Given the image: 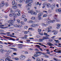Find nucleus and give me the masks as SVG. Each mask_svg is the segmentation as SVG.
Listing matches in <instances>:
<instances>
[{"mask_svg":"<svg viewBox=\"0 0 61 61\" xmlns=\"http://www.w3.org/2000/svg\"><path fill=\"white\" fill-rule=\"evenodd\" d=\"M47 16V15L46 14H44L43 15V17H46Z\"/></svg>","mask_w":61,"mask_h":61,"instance_id":"obj_48","label":"nucleus"},{"mask_svg":"<svg viewBox=\"0 0 61 61\" xmlns=\"http://www.w3.org/2000/svg\"><path fill=\"white\" fill-rule=\"evenodd\" d=\"M36 12H37V13H39V12H40V11L37 10H36Z\"/></svg>","mask_w":61,"mask_h":61,"instance_id":"obj_54","label":"nucleus"},{"mask_svg":"<svg viewBox=\"0 0 61 61\" xmlns=\"http://www.w3.org/2000/svg\"><path fill=\"white\" fill-rule=\"evenodd\" d=\"M4 4H0V6L1 7H3V6H4Z\"/></svg>","mask_w":61,"mask_h":61,"instance_id":"obj_45","label":"nucleus"},{"mask_svg":"<svg viewBox=\"0 0 61 61\" xmlns=\"http://www.w3.org/2000/svg\"><path fill=\"white\" fill-rule=\"evenodd\" d=\"M26 61H31L30 59H28L26 60Z\"/></svg>","mask_w":61,"mask_h":61,"instance_id":"obj_64","label":"nucleus"},{"mask_svg":"<svg viewBox=\"0 0 61 61\" xmlns=\"http://www.w3.org/2000/svg\"><path fill=\"white\" fill-rule=\"evenodd\" d=\"M28 6H30V7H31V4L30 3V4H28Z\"/></svg>","mask_w":61,"mask_h":61,"instance_id":"obj_42","label":"nucleus"},{"mask_svg":"<svg viewBox=\"0 0 61 61\" xmlns=\"http://www.w3.org/2000/svg\"><path fill=\"white\" fill-rule=\"evenodd\" d=\"M43 15V13L42 12L40 13L38 15V19L39 20H41V16L42 15Z\"/></svg>","mask_w":61,"mask_h":61,"instance_id":"obj_2","label":"nucleus"},{"mask_svg":"<svg viewBox=\"0 0 61 61\" xmlns=\"http://www.w3.org/2000/svg\"><path fill=\"white\" fill-rule=\"evenodd\" d=\"M0 52L1 53H3V52H4V49L2 48L0 50Z\"/></svg>","mask_w":61,"mask_h":61,"instance_id":"obj_15","label":"nucleus"},{"mask_svg":"<svg viewBox=\"0 0 61 61\" xmlns=\"http://www.w3.org/2000/svg\"><path fill=\"white\" fill-rule=\"evenodd\" d=\"M36 44H38L39 45H40L41 46H43V45H42V43H37Z\"/></svg>","mask_w":61,"mask_h":61,"instance_id":"obj_33","label":"nucleus"},{"mask_svg":"<svg viewBox=\"0 0 61 61\" xmlns=\"http://www.w3.org/2000/svg\"><path fill=\"white\" fill-rule=\"evenodd\" d=\"M59 13L60 14L61 13V9L60 8L58 9Z\"/></svg>","mask_w":61,"mask_h":61,"instance_id":"obj_26","label":"nucleus"},{"mask_svg":"<svg viewBox=\"0 0 61 61\" xmlns=\"http://www.w3.org/2000/svg\"><path fill=\"white\" fill-rule=\"evenodd\" d=\"M12 4L13 5H16L17 3L15 2V0H13L12 2Z\"/></svg>","mask_w":61,"mask_h":61,"instance_id":"obj_8","label":"nucleus"},{"mask_svg":"<svg viewBox=\"0 0 61 61\" xmlns=\"http://www.w3.org/2000/svg\"><path fill=\"white\" fill-rule=\"evenodd\" d=\"M9 23V24L10 25H8V26H10V25H13V23L14 22L13 21V20H10L8 21Z\"/></svg>","mask_w":61,"mask_h":61,"instance_id":"obj_4","label":"nucleus"},{"mask_svg":"<svg viewBox=\"0 0 61 61\" xmlns=\"http://www.w3.org/2000/svg\"><path fill=\"white\" fill-rule=\"evenodd\" d=\"M50 23H51L50 20L49 21L47 20L46 22V24H49Z\"/></svg>","mask_w":61,"mask_h":61,"instance_id":"obj_14","label":"nucleus"},{"mask_svg":"<svg viewBox=\"0 0 61 61\" xmlns=\"http://www.w3.org/2000/svg\"><path fill=\"white\" fill-rule=\"evenodd\" d=\"M36 18L34 17H32L31 18V19H32V20H34Z\"/></svg>","mask_w":61,"mask_h":61,"instance_id":"obj_31","label":"nucleus"},{"mask_svg":"<svg viewBox=\"0 0 61 61\" xmlns=\"http://www.w3.org/2000/svg\"><path fill=\"white\" fill-rule=\"evenodd\" d=\"M55 41H56V43H57V44H58V43H59V41H58V40H55Z\"/></svg>","mask_w":61,"mask_h":61,"instance_id":"obj_35","label":"nucleus"},{"mask_svg":"<svg viewBox=\"0 0 61 61\" xmlns=\"http://www.w3.org/2000/svg\"><path fill=\"white\" fill-rule=\"evenodd\" d=\"M12 52V50H8V51H7V52L8 53V54H9V53H11Z\"/></svg>","mask_w":61,"mask_h":61,"instance_id":"obj_17","label":"nucleus"},{"mask_svg":"<svg viewBox=\"0 0 61 61\" xmlns=\"http://www.w3.org/2000/svg\"><path fill=\"white\" fill-rule=\"evenodd\" d=\"M10 13L13 14V18H16V15H15V13L14 11L12 10V9H10Z\"/></svg>","mask_w":61,"mask_h":61,"instance_id":"obj_1","label":"nucleus"},{"mask_svg":"<svg viewBox=\"0 0 61 61\" xmlns=\"http://www.w3.org/2000/svg\"><path fill=\"white\" fill-rule=\"evenodd\" d=\"M10 40H13V41H15V39H13L12 38H10Z\"/></svg>","mask_w":61,"mask_h":61,"instance_id":"obj_56","label":"nucleus"},{"mask_svg":"<svg viewBox=\"0 0 61 61\" xmlns=\"http://www.w3.org/2000/svg\"><path fill=\"white\" fill-rule=\"evenodd\" d=\"M24 1L25 2L26 4H27V3H26V2H28V0H24Z\"/></svg>","mask_w":61,"mask_h":61,"instance_id":"obj_58","label":"nucleus"},{"mask_svg":"<svg viewBox=\"0 0 61 61\" xmlns=\"http://www.w3.org/2000/svg\"><path fill=\"white\" fill-rule=\"evenodd\" d=\"M51 5H50V4H47L46 5V6L48 8H49V7H50Z\"/></svg>","mask_w":61,"mask_h":61,"instance_id":"obj_16","label":"nucleus"},{"mask_svg":"<svg viewBox=\"0 0 61 61\" xmlns=\"http://www.w3.org/2000/svg\"><path fill=\"white\" fill-rule=\"evenodd\" d=\"M7 58L5 59V61H10L11 57L10 56H8L6 57Z\"/></svg>","mask_w":61,"mask_h":61,"instance_id":"obj_5","label":"nucleus"},{"mask_svg":"<svg viewBox=\"0 0 61 61\" xmlns=\"http://www.w3.org/2000/svg\"><path fill=\"white\" fill-rule=\"evenodd\" d=\"M25 57L24 56H21L19 58L21 60H24L25 59Z\"/></svg>","mask_w":61,"mask_h":61,"instance_id":"obj_6","label":"nucleus"},{"mask_svg":"<svg viewBox=\"0 0 61 61\" xmlns=\"http://www.w3.org/2000/svg\"><path fill=\"white\" fill-rule=\"evenodd\" d=\"M0 34H1V35H6V33H1Z\"/></svg>","mask_w":61,"mask_h":61,"instance_id":"obj_50","label":"nucleus"},{"mask_svg":"<svg viewBox=\"0 0 61 61\" xmlns=\"http://www.w3.org/2000/svg\"><path fill=\"white\" fill-rule=\"evenodd\" d=\"M28 13H30L31 15H36V13L32 10H31L29 11H28Z\"/></svg>","mask_w":61,"mask_h":61,"instance_id":"obj_3","label":"nucleus"},{"mask_svg":"<svg viewBox=\"0 0 61 61\" xmlns=\"http://www.w3.org/2000/svg\"><path fill=\"white\" fill-rule=\"evenodd\" d=\"M56 6L57 7H58V8L59 7V5H58V4H56Z\"/></svg>","mask_w":61,"mask_h":61,"instance_id":"obj_61","label":"nucleus"},{"mask_svg":"<svg viewBox=\"0 0 61 61\" xmlns=\"http://www.w3.org/2000/svg\"><path fill=\"white\" fill-rule=\"evenodd\" d=\"M42 30L41 29H38V32H40Z\"/></svg>","mask_w":61,"mask_h":61,"instance_id":"obj_44","label":"nucleus"},{"mask_svg":"<svg viewBox=\"0 0 61 61\" xmlns=\"http://www.w3.org/2000/svg\"><path fill=\"white\" fill-rule=\"evenodd\" d=\"M20 23L22 25H25V23L23 21H21Z\"/></svg>","mask_w":61,"mask_h":61,"instance_id":"obj_34","label":"nucleus"},{"mask_svg":"<svg viewBox=\"0 0 61 61\" xmlns=\"http://www.w3.org/2000/svg\"><path fill=\"white\" fill-rule=\"evenodd\" d=\"M17 11L18 12V14H17V15H20V13H21V11L20 10H17Z\"/></svg>","mask_w":61,"mask_h":61,"instance_id":"obj_10","label":"nucleus"},{"mask_svg":"<svg viewBox=\"0 0 61 61\" xmlns=\"http://www.w3.org/2000/svg\"><path fill=\"white\" fill-rule=\"evenodd\" d=\"M8 4L7 3H5V6H8Z\"/></svg>","mask_w":61,"mask_h":61,"instance_id":"obj_43","label":"nucleus"},{"mask_svg":"<svg viewBox=\"0 0 61 61\" xmlns=\"http://www.w3.org/2000/svg\"><path fill=\"white\" fill-rule=\"evenodd\" d=\"M44 35H45V36H46V37H47V36H49V35H47V34L46 33H44Z\"/></svg>","mask_w":61,"mask_h":61,"instance_id":"obj_23","label":"nucleus"},{"mask_svg":"<svg viewBox=\"0 0 61 61\" xmlns=\"http://www.w3.org/2000/svg\"><path fill=\"white\" fill-rule=\"evenodd\" d=\"M28 33V32L27 31H25L24 32V34L25 35H26V34H27V33Z\"/></svg>","mask_w":61,"mask_h":61,"instance_id":"obj_39","label":"nucleus"},{"mask_svg":"<svg viewBox=\"0 0 61 61\" xmlns=\"http://www.w3.org/2000/svg\"><path fill=\"white\" fill-rule=\"evenodd\" d=\"M22 26L21 25H18V27H21Z\"/></svg>","mask_w":61,"mask_h":61,"instance_id":"obj_36","label":"nucleus"},{"mask_svg":"<svg viewBox=\"0 0 61 61\" xmlns=\"http://www.w3.org/2000/svg\"><path fill=\"white\" fill-rule=\"evenodd\" d=\"M31 27H36V25H35V24H34L33 25H32L30 26Z\"/></svg>","mask_w":61,"mask_h":61,"instance_id":"obj_24","label":"nucleus"},{"mask_svg":"<svg viewBox=\"0 0 61 61\" xmlns=\"http://www.w3.org/2000/svg\"><path fill=\"white\" fill-rule=\"evenodd\" d=\"M55 6H56V4H55L54 3L51 6V8L52 9H53V8L55 7Z\"/></svg>","mask_w":61,"mask_h":61,"instance_id":"obj_7","label":"nucleus"},{"mask_svg":"<svg viewBox=\"0 0 61 61\" xmlns=\"http://www.w3.org/2000/svg\"><path fill=\"white\" fill-rule=\"evenodd\" d=\"M52 28V27L50 26L48 28V29L50 30Z\"/></svg>","mask_w":61,"mask_h":61,"instance_id":"obj_41","label":"nucleus"},{"mask_svg":"<svg viewBox=\"0 0 61 61\" xmlns=\"http://www.w3.org/2000/svg\"><path fill=\"white\" fill-rule=\"evenodd\" d=\"M51 21V23H54L55 21L56 20H50Z\"/></svg>","mask_w":61,"mask_h":61,"instance_id":"obj_29","label":"nucleus"},{"mask_svg":"<svg viewBox=\"0 0 61 61\" xmlns=\"http://www.w3.org/2000/svg\"><path fill=\"white\" fill-rule=\"evenodd\" d=\"M45 56L46 58H48L49 57V56L47 55H45Z\"/></svg>","mask_w":61,"mask_h":61,"instance_id":"obj_52","label":"nucleus"},{"mask_svg":"<svg viewBox=\"0 0 61 61\" xmlns=\"http://www.w3.org/2000/svg\"><path fill=\"white\" fill-rule=\"evenodd\" d=\"M18 48H20V49H21V48H23V47L20 46H18Z\"/></svg>","mask_w":61,"mask_h":61,"instance_id":"obj_55","label":"nucleus"},{"mask_svg":"<svg viewBox=\"0 0 61 61\" xmlns=\"http://www.w3.org/2000/svg\"><path fill=\"white\" fill-rule=\"evenodd\" d=\"M14 6L12 7V8L14 9H16V8H17V6H16V5H14Z\"/></svg>","mask_w":61,"mask_h":61,"instance_id":"obj_20","label":"nucleus"},{"mask_svg":"<svg viewBox=\"0 0 61 61\" xmlns=\"http://www.w3.org/2000/svg\"><path fill=\"white\" fill-rule=\"evenodd\" d=\"M54 18V19H56V21H57V22H60V20L56 18Z\"/></svg>","mask_w":61,"mask_h":61,"instance_id":"obj_19","label":"nucleus"},{"mask_svg":"<svg viewBox=\"0 0 61 61\" xmlns=\"http://www.w3.org/2000/svg\"><path fill=\"white\" fill-rule=\"evenodd\" d=\"M43 39L44 40H45V39H49V38L48 37H46L45 36H44L43 37Z\"/></svg>","mask_w":61,"mask_h":61,"instance_id":"obj_13","label":"nucleus"},{"mask_svg":"<svg viewBox=\"0 0 61 61\" xmlns=\"http://www.w3.org/2000/svg\"><path fill=\"white\" fill-rule=\"evenodd\" d=\"M13 50H14V51H17V49L13 48Z\"/></svg>","mask_w":61,"mask_h":61,"instance_id":"obj_51","label":"nucleus"},{"mask_svg":"<svg viewBox=\"0 0 61 61\" xmlns=\"http://www.w3.org/2000/svg\"><path fill=\"white\" fill-rule=\"evenodd\" d=\"M22 18H25V15H22Z\"/></svg>","mask_w":61,"mask_h":61,"instance_id":"obj_30","label":"nucleus"},{"mask_svg":"<svg viewBox=\"0 0 61 61\" xmlns=\"http://www.w3.org/2000/svg\"><path fill=\"white\" fill-rule=\"evenodd\" d=\"M29 49L30 50H34V49H33V48H29Z\"/></svg>","mask_w":61,"mask_h":61,"instance_id":"obj_47","label":"nucleus"},{"mask_svg":"<svg viewBox=\"0 0 61 61\" xmlns=\"http://www.w3.org/2000/svg\"><path fill=\"white\" fill-rule=\"evenodd\" d=\"M0 28L1 29H4V28H6L7 27H0Z\"/></svg>","mask_w":61,"mask_h":61,"instance_id":"obj_40","label":"nucleus"},{"mask_svg":"<svg viewBox=\"0 0 61 61\" xmlns=\"http://www.w3.org/2000/svg\"><path fill=\"white\" fill-rule=\"evenodd\" d=\"M28 28V26H25L24 27V28H25V29H27Z\"/></svg>","mask_w":61,"mask_h":61,"instance_id":"obj_59","label":"nucleus"},{"mask_svg":"<svg viewBox=\"0 0 61 61\" xmlns=\"http://www.w3.org/2000/svg\"><path fill=\"white\" fill-rule=\"evenodd\" d=\"M44 40V39H39V41L40 42H42Z\"/></svg>","mask_w":61,"mask_h":61,"instance_id":"obj_18","label":"nucleus"},{"mask_svg":"<svg viewBox=\"0 0 61 61\" xmlns=\"http://www.w3.org/2000/svg\"><path fill=\"white\" fill-rule=\"evenodd\" d=\"M57 27H56V28L57 29H59V28H60V25H61V24H57Z\"/></svg>","mask_w":61,"mask_h":61,"instance_id":"obj_11","label":"nucleus"},{"mask_svg":"<svg viewBox=\"0 0 61 61\" xmlns=\"http://www.w3.org/2000/svg\"><path fill=\"white\" fill-rule=\"evenodd\" d=\"M28 1H26V3H32V2H33V0H28Z\"/></svg>","mask_w":61,"mask_h":61,"instance_id":"obj_9","label":"nucleus"},{"mask_svg":"<svg viewBox=\"0 0 61 61\" xmlns=\"http://www.w3.org/2000/svg\"><path fill=\"white\" fill-rule=\"evenodd\" d=\"M4 60L3 59H0V61H4Z\"/></svg>","mask_w":61,"mask_h":61,"instance_id":"obj_63","label":"nucleus"},{"mask_svg":"<svg viewBox=\"0 0 61 61\" xmlns=\"http://www.w3.org/2000/svg\"><path fill=\"white\" fill-rule=\"evenodd\" d=\"M34 22L32 20H30L28 21L29 23H34Z\"/></svg>","mask_w":61,"mask_h":61,"instance_id":"obj_32","label":"nucleus"},{"mask_svg":"<svg viewBox=\"0 0 61 61\" xmlns=\"http://www.w3.org/2000/svg\"><path fill=\"white\" fill-rule=\"evenodd\" d=\"M57 34V32L56 31L54 33H53V34L56 35Z\"/></svg>","mask_w":61,"mask_h":61,"instance_id":"obj_46","label":"nucleus"},{"mask_svg":"<svg viewBox=\"0 0 61 61\" xmlns=\"http://www.w3.org/2000/svg\"><path fill=\"white\" fill-rule=\"evenodd\" d=\"M47 45H48L49 46H51L52 45H53L50 42H48L47 43Z\"/></svg>","mask_w":61,"mask_h":61,"instance_id":"obj_21","label":"nucleus"},{"mask_svg":"<svg viewBox=\"0 0 61 61\" xmlns=\"http://www.w3.org/2000/svg\"><path fill=\"white\" fill-rule=\"evenodd\" d=\"M3 47L2 45H0V48H3Z\"/></svg>","mask_w":61,"mask_h":61,"instance_id":"obj_57","label":"nucleus"},{"mask_svg":"<svg viewBox=\"0 0 61 61\" xmlns=\"http://www.w3.org/2000/svg\"><path fill=\"white\" fill-rule=\"evenodd\" d=\"M36 46H37V47H38V48L39 49L40 48V46L38 45H36Z\"/></svg>","mask_w":61,"mask_h":61,"instance_id":"obj_37","label":"nucleus"},{"mask_svg":"<svg viewBox=\"0 0 61 61\" xmlns=\"http://www.w3.org/2000/svg\"><path fill=\"white\" fill-rule=\"evenodd\" d=\"M7 36H10L11 37H15V38H16V37L14 36H13L12 35H10L9 34H7Z\"/></svg>","mask_w":61,"mask_h":61,"instance_id":"obj_12","label":"nucleus"},{"mask_svg":"<svg viewBox=\"0 0 61 61\" xmlns=\"http://www.w3.org/2000/svg\"><path fill=\"white\" fill-rule=\"evenodd\" d=\"M1 4L4 5V4H5V2L4 1H2L1 2Z\"/></svg>","mask_w":61,"mask_h":61,"instance_id":"obj_53","label":"nucleus"},{"mask_svg":"<svg viewBox=\"0 0 61 61\" xmlns=\"http://www.w3.org/2000/svg\"><path fill=\"white\" fill-rule=\"evenodd\" d=\"M26 21H27V19H26V18H25L24 19V22H26Z\"/></svg>","mask_w":61,"mask_h":61,"instance_id":"obj_60","label":"nucleus"},{"mask_svg":"<svg viewBox=\"0 0 61 61\" xmlns=\"http://www.w3.org/2000/svg\"><path fill=\"white\" fill-rule=\"evenodd\" d=\"M40 56V55H36V54H35L33 55V56L34 57H38V56Z\"/></svg>","mask_w":61,"mask_h":61,"instance_id":"obj_27","label":"nucleus"},{"mask_svg":"<svg viewBox=\"0 0 61 61\" xmlns=\"http://www.w3.org/2000/svg\"><path fill=\"white\" fill-rule=\"evenodd\" d=\"M23 1H24V0H20V3H22V2H23Z\"/></svg>","mask_w":61,"mask_h":61,"instance_id":"obj_49","label":"nucleus"},{"mask_svg":"<svg viewBox=\"0 0 61 61\" xmlns=\"http://www.w3.org/2000/svg\"><path fill=\"white\" fill-rule=\"evenodd\" d=\"M14 27H18V25H14Z\"/></svg>","mask_w":61,"mask_h":61,"instance_id":"obj_62","label":"nucleus"},{"mask_svg":"<svg viewBox=\"0 0 61 61\" xmlns=\"http://www.w3.org/2000/svg\"><path fill=\"white\" fill-rule=\"evenodd\" d=\"M54 60H55V61H60V60H58L56 58H53Z\"/></svg>","mask_w":61,"mask_h":61,"instance_id":"obj_22","label":"nucleus"},{"mask_svg":"<svg viewBox=\"0 0 61 61\" xmlns=\"http://www.w3.org/2000/svg\"><path fill=\"white\" fill-rule=\"evenodd\" d=\"M16 21L18 23H20V21L19 19H17L16 20Z\"/></svg>","mask_w":61,"mask_h":61,"instance_id":"obj_28","label":"nucleus"},{"mask_svg":"<svg viewBox=\"0 0 61 61\" xmlns=\"http://www.w3.org/2000/svg\"><path fill=\"white\" fill-rule=\"evenodd\" d=\"M3 20H0V25L1 26V25H2V23H1L2 22H3Z\"/></svg>","mask_w":61,"mask_h":61,"instance_id":"obj_25","label":"nucleus"},{"mask_svg":"<svg viewBox=\"0 0 61 61\" xmlns=\"http://www.w3.org/2000/svg\"><path fill=\"white\" fill-rule=\"evenodd\" d=\"M39 5V2H37V4H36V3H35V5L36 6H37V5Z\"/></svg>","mask_w":61,"mask_h":61,"instance_id":"obj_38","label":"nucleus"}]
</instances>
